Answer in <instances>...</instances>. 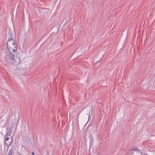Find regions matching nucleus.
<instances>
[{
    "label": "nucleus",
    "instance_id": "f257e3e1",
    "mask_svg": "<svg viewBox=\"0 0 155 155\" xmlns=\"http://www.w3.org/2000/svg\"><path fill=\"white\" fill-rule=\"evenodd\" d=\"M8 51L6 52V57L8 59L12 64L15 66L19 65L21 63L19 57H17V50L11 48H7Z\"/></svg>",
    "mask_w": 155,
    "mask_h": 155
},
{
    "label": "nucleus",
    "instance_id": "f03ea898",
    "mask_svg": "<svg viewBox=\"0 0 155 155\" xmlns=\"http://www.w3.org/2000/svg\"><path fill=\"white\" fill-rule=\"evenodd\" d=\"M13 138L9 134H7L5 136L4 143L7 147V149L10 146L12 142Z\"/></svg>",
    "mask_w": 155,
    "mask_h": 155
},
{
    "label": "nucleus",
    "instance_id": "7ed1b4c3",
    "mask_svg": "<svg viewBox=\"0 0 155 155\" xmlns=\"http://www.w3.org/2000/svg\"><path fill=\"white\" fill-rule=\"evenodd\" d=\"M15 44H16L15 40L13 39H9L7 42V46H10L12 45H14Z\"/></svg>",
    "mask_w": 155,
    "mask_h": 155
},
{
    "label": "nucleus",
    "instance_id": "20e7f679",
    "mask_svg": "<svg viewBox=\"0 0 155 155\" xmlns=\"http://www.w3.org/2000/svg\"><path fill=\"white\" fill-rule=\"evenodd\" d=\"M14 37L13 32L11 31L10 29H9L8 33L6 34V38L9 39H13Z\"/></svg>",
    "mask_w": 155,
    "mask_h": 155
},
{
    "label": "nucleus",
    "instance_id": "39448f33",
    "mask_svg": "<svg viewBox=\"0 0 155 155\" xmlns=\"http://www.w3.org/2000/svg\"><path fill=\"white\" fill-rule=\"evenodd\" d=\"M18 122L16 119L14 118L12 120L11 126L10 129H12L14 127H16L17 125Z\"/></svg>",
    "mask_w": 155,
    "mask_h": 155
},
{
    "label": "nucleus",
    "instance_id": "423d86ee",
    "mask_svg": "<svg viewBox=\"0 0 155 155\" xmlns=\"http://www.w3.org/2000/svg\"><path fill=\"white\" fill-rule=\"evenodd\" d=\"M16 147L14 146L13 145L12 147L8 152V153L7 155H12L14 151L15 150Z\"/></svg>",
    "mask_w": 155,
    "mask_h": 155
},
{
    "label": "nucleus",
    "instance_id": "0eeeda50",
    "mask_svg": "<svg viewBox=\"0 0 155 155\" xmlns=\"http://www.w3.org/2000/svg\"><path fill=\"white\" fill-rule=\"evenodd\" d=\"M7 48H14V49H17V45L16 44H15L14 45H12L11 46H8Z\"/></svg>",
    "mask_w": 155,
    "mask_h": 155
},
{
    "label": "nucleus",
    "instance_id": "6e6552de",
    "mask_svg": "<svg viewBox=\"0 0 155 155\" xmlns=\"http://www.w3.org/2000/svg\"><path fill=\"white\" fill-rule=\"evenodd\" d=\"M32 154L33 155H34V152H32Z\"/></svg>",
    "mask_w": 155,
    "mask_h": 155
}]
</instances>
